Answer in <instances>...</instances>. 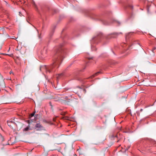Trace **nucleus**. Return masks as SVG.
Segmentation results:
<instances>
[{
	"label": "nucleus",
	"mask_w": 156,
	"mask_h": 156,
	"mask_svg": "<svg viewBox=\"0 0 156 156\" xmlns=\"http://www.w3.org/2000/svg\"><path fill=\"white\" fill-rule=\"evenodd\" d=\"M8 126H10V125H9V124H8Z\"/></svg>",
	"instance_id": "a878e982"
},
{
	"label": "nucleus",
	"mask_w": 156,
	"mask_h": 156,
	"mask_svg": "<svg viewBox=\"0 0 156 156\" xmlns=\"http://www.w3.org/2000/svg\"><path fill=\"white\" fill-rule=\"evenodd\" d=\"M127 7H128L130 8H131V9H133V6L131 5H129V4L128 5H127Z\"/></svg>",
	"instance_id": "0eeeda50"
},
{
	"label": "nucleus",
	"mask_w": 156,
	"mask_h": 156,
	"mask_svg": "<svg viewBox=\"0 0 156 156\" xmlns=\"http://www.w3.org/2000/svg\"><path fill=\"white\" fill-rule=\"evenodd\" d=\"M10 122H12V123H13V122L12 121H10ZM7 123L8 124L9 123V122H9V121H7Z\"/></svg>",
	"instance_id": "2eb2a0df"
},
{
	"label": "nucleus",
	"mask_w": 156,
	"mask_h": 156,
	"mask_svg": "<svg viewBox=\"0 0 156 156\" xmlns=\"http://www.w3.org/2000/svg\"><path fill=\"white\" fill-rule=\"evenodd\" d=\"M34 115V113H32L31 114V116H33Z\"/></svg>",
	"instance_id": "4468645a"
},
{
	"label": "nucleus",
	"mask_w": 156,
	"mask_h": 156,
	"mask_svg": "<svg viewBox=\"0 0 156 156\" xmlns=\"http://www.w3.org/2000/svg\"><path fill=\"white\" fill-rule=\"evenodd\" d=\"M19 13H20V14H19L20 15V16H21V12H19Z\"/></svg>",
	"instance_id": "f3484780"
},
{
	"label": "nucleus",
	"mask_w": 156,
	"mask_h": 156,
	"mask_svg": "<svg viewBox=\"0 0 156 156\" xmlns=\"http://www.w3.org/2000/svg\"><path fill=\"white\" fill-rule=\"evenodd\" d=\"M118 23H119V24L120 23L119 22H118Z\"/></svg>",
	"instance_id": "cd10ccee"
},
{
	"label": "nucleus",
	"mask_w": 156,
	"mask_h": 156,
	"mask_svg": "<svg viewBox=\"0 0 156 156\" xmlns=\"http://www.w3.org/2000/svg\"><path fill=\"white\" fill-rule=\"evenodd\" d=\"M129 148V147H128V148Z\"/></svg>",
	"instance_id": "c85d7f7f"
},
{
	"label": "nucleus",
	"mask_w": 156,
	"mask_h": 156,
	"mask_svg": "<svg viewBox=\"0 0 156 156\" xmlns=\"http://www.w3.org/2000/svg\"><path fill=\"white\" fill-rule=\"evenodd\" d=\"M49 104H50V105H51V102H50L49 103Z\"/></svg>",
	"instance_id": "4be33fe9"
},
{
	"label": "nucleus",
	"mask_w": 156,
	"mask_h": 156,
	"mask_svg": "<svg viewBox=\"0 0 156 156\" xmlns=\"http://www.w3.org/2000/svg\"><path fill=\"white\" fill-rule=\"evenodd\" d=\"M9 143H8L7 144H5L4 145H9Z\"/></svg>",
	"instance_id": "6ab92c4d"
},
{
	"label": "nucleus",
	"mask_w": 156,
	"mask_h": 156,
	"mask_svg": "<svg viewBox=\"0 0 156 156\" xmlns=\"http://www.w3.org/2000/svg\"><path fill=\"white\" fill-rule=\"evenodd\" d=\"M91 49L92 50H96V49L95 48H94V46L92 45V44H91Z\"/></svg>",
	"instance_id": "1a4fd4ad"
},
{
	"label": "nucleus",
	"mask_w": 156,
	"mask_h": 156,
	"mask_svg": "<svg viewBox=\"0 0 156 156\" xmlns=\"http://www.w3.org/2000/svg\"><path fill=\"white\" fill-rule=\"evenodd\" d=\"M31 129H30V125H29L28 126L23 129V131L24 132H26L28 131L29 130H30Z\"/></svg>",
	"instance_id": "423d86ee"
},
{
	"label": "nucleus",
	"mask_w": 156,
	"mask_h": 156,
	"mask_svg": "<svg viewBox=\"0 0 156 156\" xmlns=\"http://www.w3.org/2000/svg\"><path fill=\"white\" fill-rule=\"evenodd\" d=\"M156 49V48L154 47L153 49H152V51H153L154 50H155Z\"/></svg>",
	"instance_id": "ddd939ff"
},
{
	"label": "nucleus",
	"mask_w": 156,
	"mask_h": 156,
	"mask_svg": "<svg viewBox=\"0 0 156 156\" xmlns=\"http://www.w3.org/2000/svg\"><path fill=\"white\" fill-rule=\"evenodd\" d=\"M87 66V63H86V66Z\"/></svg>",
	"instance_id": "5701e85b"
},
{
	"label": "nucleus",
	"mask_w": 156,
	"mask_h": 156,
	"mask_svg": "<svg viewBox=\"0 0 156 156\" xmlns=\"http://www.w3.org/2000/svg\"><path fill=\"white\" fill-rule=\"evenodd\" d=\"M104 24L105 25H108V23H104Z\"/></svg>",
	"instance_id": "412c9836"
},
{
	"label": "nucleus",
	"mask_w": 156,
	"mask_h": 156,
	"mask_svg": "<svg viewBox=\"0 0 156 156\" xmlns=\"http://www.w3.org/2000/svg\"><path fill=\"white\" fill-rule=\"evenodd\" d=\"M89 60H90L91 59H92V58H93V57H86Z\"/></svg>",
	"instance_id": "f8f14e48"
},
{
	"label": "nucleus",
	"mask_w": 156,
	"mask_h": 156,
	"mask_svg": "<svg viewBox=\"0 0 156 156\" xmlns=\"http://www.w3.org/2000/svg\"><path fill=\"white\" fill-rule=\"evenodd\" d=\"M62 75V74H59V76H61Z\"/></svg>",
	"instance_id": "a211bd4d"
},
{
	"label": "nucleus",
	"mask_w": 156,
	"mask_h": 156,
	"mask_svg": "<svg viewBox=\"0 0 156 156\" xmlns=\"http://www.w3.org/2000/svg\"><path fill=\"white\" fill-rule=\"evenodd\" d=\"M130 34V33H129V34L128 35H126V39L127 38H129V36H128L129 34Z\"/></svg>",
	"instance_id": "9b49d317"
},
{
	"label": "nucleus",
	"mask_w": 156,
	"mask_h": 156,
	"mask_svg": "<svg viewBox=\"0 0 156 156\" xmlns=\"http://www.w3.org/2000/svg\"><path fill=\"white\" fill-rule=\"evenodd\" d=\"M35 127L37 128V130H40L43 128L42 126L40 123H37L35 125Z\"/></svg>",
	"instance_id": "20e7f679"
},
{
	"label": "nucleus",
	"mask_w": 156,
	"mask_h": 156,
	"mask_svg": "<svg viewBox=\"0 0 156 156\" xmlns=\"http://www.w3.org/2000/svg\"><path fill=\"white\" fill-rule=\"evenodd\" d=\"M101 72H98L95 73L94 75L90 76V77L87 78V79L89 78H93L94 76L98 75L99 74H101Z\"/></svg>",
	"instance_id": "39448f33"
},
{
	"label": "nucleus",
	"mask_w": 156,
	"mask_h": 156,
	"mask_svg": "<svg viewBox=\"0 0 156 156\" xmlns=\"http://www.w3.org/2000/svg\"><path fill=\"white\" fill-rule=\"evenodd\" d=\"M143 111V109H141L140 110V111Z\"/></svg>",
	"instance_id": "aec40b11"
},
{
	"label": "nucleus",
	"mask_w": 156,
	"mask_h": 156,
	"mask_svg": "<svg viewBox=\"0 0 156 156\" xmlns=\"http://www.w3.org/2000/svg\"><path fill=\"white\" fill-rule=\"evenodd\" d=\"M134 46H139L140 47H141V45L140 44H139L138 43H137L136 44H135V45H134Z\"/></svg>",
	"instance_id": "6e6552de"
},
{
	"label": "nucleus",
	"mask_w": 156,
	"mask_h": 156,
	"mask_svg": "<svg viewBox=\"0 0 156 156\" xmlns=\"http://www.w3.org/2000/svg\"><path fill=\"white\" fill-rule=\"evenodd\" d=\"M10 74H13V72L12 71H10L9 73Z\"/></svg>",
	"instance_id": "dca6fc26"
},
{
	"label": "nucleus",
	"mask_w": 156,
	"mask_h": 156,
	"mask_svg": "<svg viewBox=\"0 0 156 156\" xmlns=\"http://www.w3.org/2000/svg\"><path fill=\"white\" fill-rule=\"evenodd\" d=\"M119 34L118 33H115L111 34L109 35L106 37L107 39H109L111 38H115L116 36Z\"/></svg>",
	"instance_id": "7ed1b4c3"
},
{
	"label": "nucleus",
	"mask_w": 156,
	"mask_h": 156,
	"mask_svg": "<svg viewBox=\"0 0 156 156\" xmlns=\"http://www.w3.org/2000/svg\"><path fill=\"white\" fill-rule=\"evenodd\" d=\"M119 140H118V141H117V142H118L119 141Z\"/></svg>",
	"instance_id": "bb28decb"
},
{
	"label": "nucleus",
	"mask_w": 156,
	"mask_h": 156,
	"mask_svg": "<svg viewBox=\"0 0 156 156\" xmlns=\"http://www.w3.org/2000/svg\"><path fill=\"white\" fill-rule=\"evenodd\" d=\"M1 140L2 141H3L4 140V138L3 137V136H2V135L1 136Z\"/></svg>",
	"instance_id": "9d476101"
},
{
	"label": "nucleus",
	"mask_w": 156,
	"mask_h": 156,
	"mask_svg": "<svg viewBox=\"0 0 156 156\" xmlns=\"http://www.w3.org/2000/svg\"><path fill=\"white\" fill-rule=\"evenodd\" d=\"M116 136L117 137H118V135L117 134V136Z\"/></svg>",
	"instance_id": "b1692460"
},
{
	"label": "nucleus",
	"mask_w": 156,
	"mask_h": 156,
	"mask_svg": "<svg viewBox=\"0 0 156 156\" xmlns=\"http://www.w3.org/2000/svg\"><path fill=\"white\" fill-rule=\"evenodd\" d=\"M16 50H18V49H16Z\"/></svg>",
	"instance_id": "393cba45"
},
{
	"label": "nucleus",
	"mask_w": 156,
	"mask_h": 156,
	"mask_svg": "<svg viewBox=\"0 0 156 156\" xmlns=\"http://www.w3.org/2000/svg\"><path fill=\"white\" fill-rule=\"evenodd\" d=\"M54 49L56 50V52L53 58L52 64L48 66H41L40 67V70L45 71L47 73H52L59 67L64 58L66 52L64 48L61 47L55 48Z\"/></svg>",
	"instance_id": "f257e3e1"
},
{
	"label": "nucleus",
	"mask_w": 156,
	"mask_h": 156,
	"mask_svg": "<svg viewBox=\"0 0 156 156\" xmlns=\"http://www.w3.org/2000/svg\"><path fill=\"white\" fill-rule=\"evenodd\" d=\"M103 35L101 33H99L96 36L94 37L92 41V43H98L100 42L102 38Z\"/></svg>",
	"instance_id": "f03ea898"
}]
</instances>
